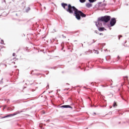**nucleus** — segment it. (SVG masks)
<instances>
[{"label":"nucleus","mask_w":129,"mask_h":129,"mask_svg":"<svg viewBox=\"0 0 129 129\" xmlns=\"http://www.w3.org/2000/svg\"><path fill=\"white\" fill-rule=\"evenodd\" d=\"M62 7H63L64 9H65L66 7H68V9H67V12H69L70 14H72L74 11V12H75V14L76 15V17L77 20H80V16L81 17H86L85 14H83V13H82L81 11H78V10L76 9L75 7H71V5H70L68 6L67 4H62Z\"/></svg>","instance_id":"obj_1"},{"label":"nucleus","mask_w":129,"mask_h":129,"mask_svg":"<svg viewBox=\"0 0 129 129\" xmlns=\"http://www.w3.org/2000/svg\"><path fill=\"white\" fill-rule=\"evenodd\" d=\"M110 20V17L109 16H105L103 17H101L100 18H98V21L96 23V26L99 28L101 26V22H105V23H107L108 21Z\"/></svg>","instance_id":"obj_2"},{"label":"nucleus","mask_w":129,"mask_h":129,"mask_svg":"<svg viewBox=\"0 0 129 129\" xmlns=\"http://www.w3.org/2000/svg\"><path fill=\"white\" fill-rule=\"evenodd\" d=\"M116 22V21H115V19L112 18L111 20V22H110V25H111V27H112V26H114V25H115Z\"/></svg>","instance_id":"obj_3"},{"label":"nucleus","mask_w":129,"mask_h":129,"mask_svg":"<svg viewBox=\"0 0 129 129\" xmlns=\"http://www.w3.org/2000/svg\"><path fill=\"white\" fill-rule=\"evenodd\" d=\"M61 107H64V108H70L71 107L68 105H66L62 106Z\"/></svg>","instance_id":"obj_4"},{"label":"nucleus","mask_w":129,"mask_h":129,"mask_svg":"<svg viewBox=\"0 0 129 129\" xmlns=\"http://www.w3.org/2000/svg\"><path fill=\"white\" fill-rule=\"evenodd\" d=\"M86 7H87V8H90V7H91V6H92L91 4H89V3L87 4L86 5Z\"/></svg>","instance_id":"obj_5"},{"label":"nucleus","mask_w":129,"mask_h":129,"mask_svg":"<svg viewBox=\"0 0 129 129\" xmlns=\"http://www.w3.org/2000/svg\"><path fill=\"white\" fill-rule=\"evenodd\" d=\"M99 31H104V28H99Z\"/></svg>","instance_id":"obj_6"},{"label":"nucleus","mask_w":129,"mask_h":129,"mask_svg":"<svg viewBox=\"0 0 129 129\" xmlns=\"http://www.w3.org/2000/svg\"><path fill=\"white\" fill-rule=\"evenodd\" d=\"M90 3H94V2H96V0H89Z\"/></svg>","instance_id":"obj_7"},{"label":"nucleus","mask_w":129,"mask_h":129,"mask_svg":"<svg viewBox=\"0 0 129 129\" xmlns=\"http://www.w3.org/2000/svg\"><path fill=\"white\" fill-rule=\"evenodd\" d=\"M80 3H83L86 2V0H80Z\"/></svg>","instance_id":"obj_8"},{"label":"nucleus","mask_w":129,"mask_h":129,"mask_svg":"<svg viewBox=\"0 0 129 129\" xmlns=\"http://www.w3.org/2000/svg\"><path fill=\"white\" fill-rule=\"evenodd\" d=\"M113 106H114V107L116 106V103H114Z\"/></svg>","instance_id":"obj_9"},{"label":"nucleus","mask_w":129,"mask_h":129,"mask_svg":"<svg viewBox=\"0 0 129 129\" xmlns=\"http://www.w3.org/2000/svg\"><path fill=\"white\" fill-rule=\"evenodd\" d=\"M27 10H28V11H30V8H27Z\"/></svg>","instance_id":"obj_10"},{"label":"nucleus","mask_w":129,"mask_h":129,"mask_svg":"<svg viewBox=\"0 0 129 129\" xmlns=\"http://www.w3.org/2000/svg\"><path fill=\"white\" fill-rule=\"evenodd\" d=\"M13 56H16V54L15 53H13Z\"/></svg>","instance_id":"obj_11"}]
</instances>
